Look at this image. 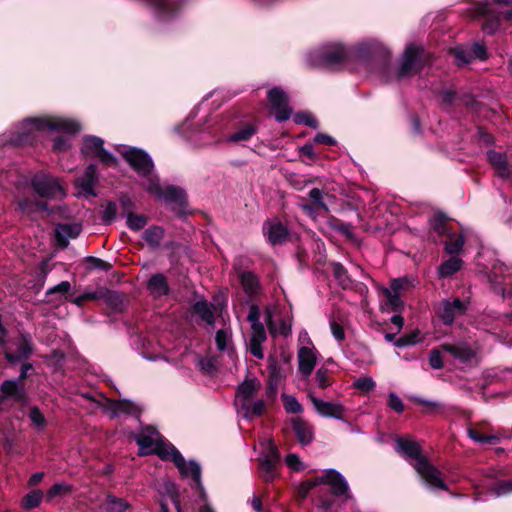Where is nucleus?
Wrapping results in <instances>:
<instances>
[{
  "mask_svg": "<svg viewBox=\"0 0 512 512\" xmlns=\"http://www.w3.org/2000/svg\"><path fill=\"white\" fill-rule=\"evenodd\" d=\"M314 382L318 388L325 389L329 387L332 384V379L328 369L324 367L319 368L315 373Z\"/></svg>",
  "mask_w": 512,
  "mask_h": 512,
  "instance_id": "nucleus-42",
  "label": "nucleus"
},
{
  "mask_svg": "<svg viewBox=\"0 0 512 512\" xmlns=\"http://www.w3.org/2000/svg\"><path fill=\"white\" fill-rule=\"evenodd\" d=\"M217 348L223 351L228 348L231 342V333L227 329H220L215 336Z\"/></svg>",
  "mask_w": 512,
  "mask_h": 512,
  "instance_id": "nucleus-51",
  "label": "nucleus"
},
{
  "mask_svg": "<svg viewBox=\"0 0 512 512\" xmlns=\"http://www.w3.org/2000/svg\"><path fill=\"white\" fill-rule=\"evenodd\" d=\"M0 406L5 398L21 402L25 398V385L17 379L5 380L0 387Z\"/></svg>",
  "mask_w": 512,
  "mask_h": 512,
  "instance_id": "nucleus-19",
  "label": "nucleus"
},
{
  "mask_svg": "<svg viewBox=\"0 0 512 512\" xmlns=\"http://www.w3.org/2000/svg\"><path fill=\"white\" fill-rule=\"evenodd\" d=\"M260 388V382L255 379L246 380L243 383H241L237 390V395L235 399L236 405L240 406L244 402L253 400L254 396L256 395Z\"/></svg>",
  "mask_w": 512,
  "mask_h": 512,
  "instance_id": "nucleus-22",
  "label": "nucleus"
},
{
  "mask_svg": "<svg viewBox=\"0 0 512 512\" xmlns=\"http://www.w3.org/2000/svg\"><path fill=\"white\" fill-rule=\"evenodd\" d=\"M467 432L471 439L479 443L495 444L499 440V438L495 435L483 436L478 430L474 428H469Z\"/></svg>",
  "mask_w": 512,
  "mask_h": 512,
  "instance_id": "nucleus-50",
  "label": "nucleus"
},
{
  "mask_svg": "<svg viewBox=\"0 0 512 512\" xmlns=\"http://www.w3.org/2000/svg\"><path fill=\"white\" fill-rule=\"evenodd\" d=\"M82 226L79 223L59 224L55 229V236L59 246L66 247L70 239L79 236Z\"/></svg>",
  "mask_w": 512,
  "mask_h": 512,
  "instance_id": "nucleus-20",
  "label": "nucleus"
},
{
  "mask_svg": "<svg viewBox=\"0 0 512 512\" xmlns=\"http://www.w3.org/2000/svg\"><path fill=\"white\" fill-rule=\"evenodd\" d=\"M453 54L459 65L467 64L472 60L470 50L466 51L463 48H455Z\"/></svg>",
  "mask_w": 512,
  "mask_h": 512,
  "instance_id": "nucleus-61",
  "label": "nucleus"
},
{
  "mask_svg": "<svg viewBox=\"0 0 512 512\" xmlns=\"http://www.w3.org/2000/svg\"><path fill=\"white\" fill-rule=\"evenodd\" d=\"M293 431L302 445L309 444L314 436L313 427L302 420L301 418H294L292 420Z\"/></svg>",
  "mask_w": 512,
  "mask_h": 512,
  "instance_id": "nucleus-26",
  "label": "nucleus"
},
{
  "mask_svg": "<svg viewBox=\"0 0 512 512\" xmlns=\"http://www.w3.org/2000/svg\"><path fill=\"white\" fill-rule=\"evenodd\" d=\"M298 205L303 210V212L313 220L316 219L319 211H321V209H318L316 205L308 204L304 198H300V202Z\"/></svg>",
  "mask_w": 512,
  "mask_h": 512,
  "instance_id": "nucleus-58",
  "label": "nucleus"
},
{
  "mask_svg": "<svg viewBox=\"0 0 512 512\" xmlns=\"http://www.w3.org/2000/svg\"><path fill=\"white\" fill-rule=\"evenodd\" d=\"M105 507L108 512H124L128 508V503L123 499L108 496Z\"/></svg>",
  "mask_w": 512,
  "mask_h": 512,
  "instance_id": "nucleus-45",
  "label": "nucleus"
},
{
  "mask_svg": "<svg viewBox=\"0 0 512 512\" xmlns=\"http://www.w3.org/2000/svg\"><path fill=\"white\" fill-rule=\"evenodd\" d=\"M268 101L277 121L282 122L290 118L291 109L288 107V97L282 89H271L268 92Z\"/></svg>",
  "mask_w": 512,
  "mask_h": 512,
  "instance_id": "nucleus-14",
  "label": "nucleus"
},
{
  "mask_svg": "<svg viewBox=\"0 0 512 512\" xmlns=\"http://www.w3.org/2000/svg\"><path fill=\"white\" fill-rule=\"evenodd\" d=\"M441 349L463 363L469 362L475 355L474 350L464 342L457 344H443L441 345Z\"/></svg>",
  "mask_w": 512,
  "mask_h": 512,
  "instance_id": "nucleus-23",
  "label": "nucleus"
},
{
  "mask_svg": "<svg viewBox=\"0 0 512 512\" xmlns=\"http://www.w3.org/2000/svg\"><path fill=\"white\" fill-rule=\"evenodd\" d=\"M164 231L159 226H151L147 228L143 234L144 240L152 247H156L163 239Z\"/></svg>",
  "mask_w": 512,
  "mask_h": 512,
  "instance_id": "nucleus-38",
  "label": "nucleus"
},
{
  "mask_svg": "<svg viewBox=\"0 0 512 512\" xmlns=\"http://www.w3.org/2000/svg\"><path fill=\"white\" fill-rule=\"evenodd\" d=\"M16 352L13 353L9 348H4V354L9 362H17L27 358L32 353V340L29 335L22 334L15 342Z\"/></svg>",
  "mask_w": 512,
  "mask_h": 512,
  "instance_id": "nucleus-17",
  "label": "nucleus"
},
{
  "mask_svg": "<svg viewBox=\"0 0 512 512\" xmlns=\"http://www.w3.org/2000/svg\"><path fill=\"white\" fill-rule=\"evenodd\" d=\"M506 270L507 268L503 264L495 265L491 275L489 276L493 289L501 295L505 294L504 273Z\"/></svg>",
  "mask_w": 512,
  "mask_h": 512,
  "instance_id": "nucleus-33",
  "label": "nucleus"
},
{
  "mask_svg": "<svg viewBox=\"0 0 512 512\" xmlns=\"http://www.w3.org/2000/svg\"><path fill=\"white\" fill-rule=\"evenodd\" d=\"M193 311L197 314L205 323L212 325L215 321L213 307L206 301H197L193 306Z\"/></svg>",
  "mask_w": 512,
  "mask_h": 512,
  "instance_id": "nucleus-35",
  "label": "nucleus"
},
{
  "mask_svg": "<svg viewBox=\"0 0 512 512\" xmlns=\"http://www.w3.org/2000/svg\"><path fill=\"white\" fill-rule=\"evenodd\" d=\"M348 53L340 44H327L308 54V61L313 66L329 67L343 62Z\"/></svg>",
  "mask_w": 512,
  "mask_h": 512,
  "instance_id": "nucleus-8",
  "label": "nucleus"
},
{
  "mask_svg": "<svg viewBox=\"0 0 512 512\" xmlns=\"http://www.w3.org/2000/svg\"><path fill=\"white\" fill-rule=\"evenodd\" d=\"M149 3L161 19L171 16L177 8V4L172 0H149Z\"/></svg>",
  "mask_w": 512,
  "mask_h": 512,
  "instance_id": "nucleus-32",
  "label": "nucleus"
},
{
  "mask_svg": "<svg viewBox=\"0 0 512 512\" xmlns=\"http://www.w3.org/2000/svg\"><path fill=\"white\" fill-rule=\"evenodd\" d=\"M487 157L499 177L507 179L512 176V166L508 164L503 154L496 151H489Z\"/></svg>",
  "mask_w": 512,
  "mask_h": 512,
  "instance_id": "nucleus-24",
  "label": "nucleus"
},
{
  "mask_svg": "<svg viewBox=\"0 0 512 512\" xmlns=\"http://www.w3.org/2000/svg\"><path fill=\"white\" fill-rule=\"evenodd\" d=\"M262 445L264 446V450L260 454L259 460H271L272 462L280 463V452L273 441L271 439H265Z\"/></svg>",
  "mask_w": 512,
  "mask_h": 512,
  "instance_id": "nucleus-36",
  "label": "nucleus"
},
{
  "mask_svg": "<svg viewBox=\"0 0 512 512\" xmlns=\"http://www.w3.org/2000/svg\"><path fill=\"white\" fill-rule=\"evenodd\" d=\"M117 216V205L114 202H108L103 209L102 220L105 224H111Z\"/></svg>",
  "mask_w": 512,
  "mask_h": 512,
  "instance_id": "nucleus-54",
  "label": "nucleus"
},
{
  "mask_svg": "<svg viewBox=\"0 0 512 512\" xmlns=\"http://www.w3.org/2000/svg\"><path fill=\"white\" fill-rule=\"evenodd\" d=\"M41 499H42V493L40 491H33V492L27 494L23 498L22 503L26 509H32V508L37 507L40 504Z\"/></svg>",
  "mask_w": 512,
  "mask_h": 512,
  "instance_id": "nucleus-53",
  "label": "nucleus"
},
{
  "mask_svg": "<svg viewBox=\"0 0 512 512\" xmlns=\"http://www.w3.org/2000/svg\"><path fill=\"white\" fill-rule=\"evenodd\" d=\"M28 418L32 422L33 426L37 430H43L46 426V419L43 413L39 410L38 407H31L28 413Z\"/></svg>",
  "mask_w": 512,
  "mask_h": 512,
  "instance_id": "nucleus-44",
  "label": "nucleus"
},
{
  "mask_svg": "<svg viewBox=\"0 0 512 512\" xmlns=\"http://www.w3.org/2000/svg\"><path fill=\"white\" fill-rule=\"evenodd\" d=\"M471 58L474 59H480L484 60L487 58V51L485 46L475 43L470 49Z\"/></svg>",
  "mask_w": 512,
  "mask_h": 512,
  "instance_id": "nucleus-64",
  "label": "nucleus"
},
{
  "mask_svg": "<svg viewBox=\"0 0 512 512\" xmlns=\"http://www.w3.org/2000/svg\"><path fill=\"white\" fill-rule=\"evenodd\" d=\"M266 323L273 336H287L291 332V318L282 316L277 306H270L266 309Z\"/></svg>",
  "mask_w": 512,
  "mask_h": 512,
  "instance_id": "nucleus-12",
  "label": "nucleus"
},
{
  "mask_svg": "<svg viewBox=\"0 0 512 512\" xmlns=\"http://www.w3.org/2000/svg\"><path fill=\"white\" fill-rule=\"evenodd\" d=\"M324 193L318 188H313L309 192V198L313 201V204L317 206L321 211L328 212V206L324 201Z\"/></svg>",
  "mask_w": 512,
  "mask_h": 512,
  "instance_id": "nucleus-49",
  "label": "nucleus"
},
{
  "mask_svg": "<svg viewBox=\"0 0 512 512\" xmlns=\"http://www.w3.org/2000/svg\"><path fill=\"white\" fill-rule=\"evenodd\" d=\"M263 232L272 245L281 244L288 237L287 227L279 221L268 220L263 224Z\"/></svg>",
  "mask_w": 512,
  "mask_h": 512,
  "instance_id": "nucleus-18",
  "label": "nucleus"
},
{
  "mask_svg": "<svg viewBox=\"0 0 512 512\" xmlns=\"http://www.w3.org/2000/svg\"><path fill=\"white\" fill-rule=\"evenodd\" d=\"M318 351L315 346H300L297 351L298 373L308 380L317 364Z\"/></svg>",
  "mask_w": 512,
  "mask_h": 512,
  "instance_id": "nucleus-13",
  "label": "nucleus"
},
{
  "mask_svg": "<svg viewBox=\"0 0 512 512\" xmlns=\"http://www.w3.org/2000/svg\"><path fill=\"white\" fill-rule=\"evenodd\" d=\"M239 279L248 297H254L260 294L261 286L255 274L249 271H243L239 273Z\"/></svg>",
  "mask_w": 512,
  "mask_h": 512,
  "instance_id": "nucleus-27",
  "label": "nucleus"
},
{
  "mask_svg": "<svg viewBox=\"0 0 512 512\" xmlns=\"http://www.w3.org/2000/svg\"><path fill=\"white\" fill-rule=\"evenodd\" d=\"M106 411L110 413L111 417H118L122 414H134L137 412V407L134 403L128 400L112 401L108 400L106 404Z\"/></svg>",
  "mask_w": 512,
  "mask_h": 512,
  "instance_id": "nucleus-28",
  "label": "nucleus"
},
{
  "mask_svg": "<svg viewBox=\"0 0 512 512\" xmlns=\"http://www.w3.org/2000/svg\"><path fill=\"white\" fill-rule=\"evenodd\" d=\"M80 128L77 121L63 117L29 118L13 129L8 142L15 146L33 144L46 131L73 134Z\"/></svg>",
  "mask_w": 512,
  "mask_h": 512,
  "instance_id": "nucleus-3",
  "label": "nucleus"
},
{
  "mask_svg": "<svg viewBox=\"0 0 512 512\" xmlns=\"http://www.w3.org/2000/svg\"><path fill=\"white\" fill-rule=\"evenodd\" d=\"M430 224L440 236L444 237L448 232L451 231V227L449 226L445 215L442 213L435 214L430 220Z\"/></svg>",
  "mask_w": 512,
  "mask_h": 512,
  "instance_id": "nucleus-40",
  "label": "nucleus"
},
{
  "mask_svg": "<svg viewBox=\"0 0 512 512\" xmlns=\"http://www.w3.org/2000/svg\"><path fill=\"white\" fill-rule=\"evenodd\" d=\"M395 450L411 462L418 474L431 488L447 490L440 471L422 455L418 443L410 439L398 438L395 442Z\"/></svg>",
  "mask_w": 512,
  "mask_h": 512,
  "instance_id": "nucleus-4",
  "label": "nucleus"
},
{
  "mask_svg": "<svg viewBox=\"0 0 512 512\" xmlns=\"http://www.w3.org/2000/svg\"><path fill=\"white\" fill-rule=\"evenodd\" d=\"M309 399L316 412L322 417L342 419L344 407L340 403L323 401L312 394H309Z\"/></svg>",
  "mask_w": 512,
  "mask_h": 512,
  "instance_id": "nucleus-15",
  "label": "nucleus"
},
{
  "mask_svg": "<svg viewBox=\"0 0 512 512\" xmlns=\"http://www.w3.org/2000/svg\"><path fill=\"white\" fill-rule=\"evenodd\" d=\"M322 483L329 485L332 493V495L319 500V508L323 509L324 512H332L336 497H343L344 500L351 497L346 479L335 469H328L323 475L313 480L302 482L299 486L298 493L302 498H305L312 488Z\"/></svg>",
  "mask_w": 512,
  "mask_h": 512,
  "instance_id": "nucleus-5",
  "label": "nucleus"
},
{
  "mask_svg": "<svg viewBox=\"0 0 512 512\" xmlns=\"http://www.w3.org/2000/svg\"><path fill=\"white\" fill-rule=\"evenodd\" d=\"M420 331L413 330L394 341V345L398 348L414 345L420 341Z\"/></svg>",
  "mask_w": 512,
  "mask_h": 512,
  "instance_id": "nucleus-41",
  "label": "nucleus"
},
{
  "mask_svg": "<svg viewBox=\"0 0 512 512\" xmlns=\"http://www.w3.org/2000/svg\"><path fill=\"white\" fill-rule=\"evenodd\" d=\"M258 131L255 124L245 123L239 126L232 134L228 135L225 139L227 143L243 144L249 141Z\"/></svg>",
  "mask_w": 512,
  "mask_h": 512,
  "instance_id": "nucleus-25",
  "label": "nucleus"
},
{
  "mask_svg": "<svg viewBox=\"0 0 512 512\" xmlns=\"http://www.w3.org/2000/svg\"><path fill=\"white\" fill-rule=\"evenodd\" d=\"M147 217L140 214L129 212L127 214V226L134 231L141 230L147 224Z\"/></svg>",
  "mask_w": 512,
  "mask_h": 512,
  "instance_id": "nucleus-43",
  "label": "nucleus"
},
{
  "mask_svg": "<svg viewBox=\"0 0 512 512\" xmlns=\"http://www.w3.org/2000/svg\"><path fill=\"white\" fill-rule=\"evenodd\" d=\"M461 267L462 260L459 257L452 256L440 265L438 268V276L440 278L449 277L459 271Z\"/></svg>",
  "mask_w": 512,
  "mask_h": 512,
  "instance_id": "nucleus-34",
  "label": "nucleus"
},
{
  "mask_svg": "<svg viewBox=\"0 0 512 512\" xmlns=\"http://www.w3.org/2000/svg\"><path fill=\"white\" fill-rule=\"evenodd\" d=\"M384 296L387 298L386 305L394 312H401L404 308V302L400 298V294L391 291V289H382Z\"/></svg>",
  "mask_w": 512,
  "mask_h": 512,
  "instance_id": "nucleus-39",
  "label": "nucleus"
},
{
  "mask_svg": "<svg viewBox=\"0 0 512 512\" xmlns=\"http://www.w3.org/2000/svg\"><path fill=\"white\" fill-rule=\"evenodd\" d=\"M495 495L497 496H503L506 494H509L512 492V481L510 480H503L498 482L494 489H493Z\"/></svg>",
  "mask_w": 512,
  "mask_h": 512,
  "instance_id": "nucleus-60",
  "label": "nucleus"
},
{
  "mask_svg": "<svg viewBox=\"0 0 512 512\" xmlns=\"http://www.w3.org/2000/svg\"><path fill=\"white\" fill-rule=\"evenodd\" d=\"M121 153L137 174L145 179L143 185L147 192L158 199H163L166 203L177 205L180 208L185 206V191L180 187L172 185L162 187L158 178L152 173L154 164L146 152L136 148H128Z\"/></svg>",
  "mask_w": 512,
  "mask_h": 512,
  "instance_id": "nucleus-2",
  "label": "nucleus"
},
{
  "mask_svg": "<svg viewBox=\"0 0 512 512\" xmlns=\"http://www.w3.org/2000/svg\"><path fill=\"white\" fill-rule=\"evenodd\" d=\"M103 145V139L88 135L83 138L81 152L85 157L98 158L106 165L114 164L116 161L114 155L105 150Z\"/></svg>",
  "mask_w": 512,
  "mask_h": 512,
  "instance_id": "nucleus-11",
  "label": "nucleus"
},
{
  "mask_svg": "<svg viewBox=\"0 0 512 512\" xmlns=\"http://www.w3.org/2000/svg\"><path fill=\"white\" fill-rule=\"evenodd\" d=\"M140 455L157 454L164 461H172L184 478H192L197 487L201 486V468L195 461H185L181 453L170 443L166 442L153 427L143 428L135 436Z\"/></svg>",
  "mask_w": 512,
  "mask_h": 512,
  "instance_id": "nucleus-1",
  "label": "nucleus"
},
{
  "mask_svg": "<svg viewBox=\"0 0 512 512\" xmlns=\"http://www.w3.org/2000/svg\"><path fill=\"white\" fill-rule=\"evenodd\" d=\"M429 364L433 369H441L443 367V360L439 349L431 350Z\"/></svg>",
  "mask_w": 512,
  "mask_h": 512,
  "instance_id": "nucleus-63",
  "label": "nucleus"
},
{
  "mask_svg": "<svg viewBox=\"0 0 512 512\" xmlns=\"http://www.w3.org/2000/svg\"><path fill=\"white\" fill-rule=\"evenodd\" d=\"M266 331L264 326L251 327V336L248 342L250 353L257 359H263L264 353L262 344L266 341Z\"/></svg>",
  "mask_w": 512,
  "mask_h": 512,
  "instance_id": "nucleus-21",
  "label": "nucleus"
},
{
  "mask_svg": "<svg viewBox=\"0 0 512 512\" xmlns=\"http://www.w3.org/2000/svg\"><path fill=\"white\" fill-rule=\"evenodd\" d=\"M147 289L153 297L158 298L168 293L169 286L164 275L158 273L149 279Z\"/></svg>",
  "mask_w": 512,
  "mask_h": 512,
  "instance_id": "nucleus-29",
  "label": "nucleus"
},
{
  "mask_svg": "<svg viewBox=\"0 0 512 512\" xmlns=\"http://www.w3.org/2000/svg\"><path fill=\"white\" fill-rule=\"evenodd\" d=\"M413 281V279L407 277L393 279L390 283V287H388L387 289H391V291L400 294V291L413 287Z\"/></svg>",
  "mask_w": 512,
  "mask_h": 512,
  "instance_id": "nucleus-48",
  "label": "nucleus"
},
{
  "mask_svg": "<svg viewBox=\"0 0 512 512\" xmlns=\"http://www.w3.org/2000/svg\"><path fill=\"white\" fill-rule=\"evenodd\" d=\"M282 399L287 413L298 414L302 412L303 407L294 396L283 394Z\"/></svg>",
  "mask_w": 512,
  "mask_h": 512,
  "instance_id": "nucleus-46",
  "label": "nucleus"
},
{
  "mask_svg": "<svg viewBox=\"0 0 512 512\" xmlns=\"http://www.w3.org/2000/svg\"><path fill=\"white\" fill-rule=\"evenodd\" d=\"M376 386L375 381L372 377H360L354 381V387L364 393H369Z\"/></svg>",
  "mask_w": 512,
  "mask_h": 512,
  "instance_id": "nucleus-52",
  "label": "nucleus"
},
{
  "mask_svg": "<svg viewBox=\"0 0 512 512\" xmlns=\"http://www.w3.org/2000/svg\"><path fill=\"white\" fill-rule=\"evenodd\" d=\"M97 168L95 165H89L83 175L76 180L78 194L83 196H96L94 186L97 183Z\"/></svg>",
  "mask_w": 512,
  "mask_h": 512,
  "instance_id": "nucleus-16",
  "label": "nucleus"
},
{
  "mask_svg": "<svg viewBox=\"0 0 512 512\" xmlns=\"http://www.w3.org/2000/svg\"><path fill=\"white\" fill-rule=\"evenodd\" d=\"M511 6L512 0H485V1H477L473 3L472 8L470 9V15L473 18H480V17H489L491 16V19H489L484 25L483 29L486 33L492 34L494 33L499 25H500V17H504L506 19L512 20V9L505 12L500 13L495 11L494 6Z\"/></svg>",
  "mask_w": 512,
  "mask_h": 512,
  "instance_id": "nucleus-7",
  "label": "nucleus"
},
{
  "mask_svg": "<svg viewBox=\"0 0 512 512\" xmlns=\"http://www.w3.org/2000/svg\"><path fill=\"white\" fill-rule=\"evenodd\" d=\"M388 406L397 413H401L404 410L401 398L394 392H390L388 395Z\"/></svg>",
  "mask_w": 512,
  "mask_h": 512,
  "instance_id": "nucleus-59",
  "label": "nucleus"
},
{
  "mask_svg": "<svg viewBox=\"0 0 512 512\" xmlns=\"http://www.w3.org/2000/svg\"><path fill=\"white\" fill-rule=\"evenodd\" d=\"M70 490V487L64 483H56L54 484L47 493L49 499H52L56 496L63 495Z\"/></svg>",
  "mask_w": 512,
  "mask_h": 512,
  "instance_id": "nucleus-62",
  "label": "nucleus"
},
{
  "mask_svg": "<svg viewBox=\"0 0 512 512\" xmlns=\"http://www.w3.org/2000/svg\"><path fill=\"white\" fill-rule=\"evenodd\" d=\"M261 467V476L266 482H272L277 476V466L279 462H272L271 460H259Z\"/></svg>",
  "mask_w": 512,
  "mask_h": 512,
  "instance_id": "nucleus-37",
  "label": "nucleus"
},
{
  "mask_svg": "<svg viewBox=\"0 0 512 512\" xmlns=\"http://www.w3.org/2000/svg\"><path fill=\"white\" fill-rule=\"evenodd\" d=\"M286 465L292 469L293 471H301L305 468L304 463L300 460L299 456L296 454H288L285 458Z\"/></svg>",
  "mask_w": 512,
  "mask_h": 512,
  "instance_id": "nucleus-56",
  "label": "nucleus"
},
{
  "mask_svg": "<svg viewBox=\"0 0 512 512\" xmlns=\"http://www.w3.org/2000/svg\"><path fill=\"white\" fill-rule=\"evenodd\" d=\"M444 247L448 254H458L464 245V236L462 233L448 232L444 236Z\"/></svg>",
  "mask_w": 512,
  "mask_h": 512,
  "instance_id": "nucleus-30",
  "label": "nucleus"
},
{
  "mask_svg": "<svg viewBox=\"0 0 512 512\" xmlns=\"http://www.w3.org/2000/svg\"><path fill=\"white\" fill-rule=\"evenodd\" d=\"M333 274L334 277L338 280L339 284L343 287L347 286L350 283V279L347 275L345 268L340 263L333 264Z\"/></svg>",
  "mask_w": 512,
  "mask_h": 512,
  "instance_id": "nucleus-55",
  "label": "nucleus"
},
{
  "mask_svg": "<svg viewBox=\"0 0 512 512\" xmlns=\"http://www.w3.org/2000/svg\"><path fill=\"white\" fill-rule=\"evenodd\" d=\"M35 193L42 198L63 199L66 193L58 179L43 172L36 173L31 179Z\"/></svg>",
  "mask_w": 512,
  "mask_h": 512,
  "instance_id": "nucleus-9",
  "label": "nucleus"
},
{
  "mask_svg": "<svg viewBox=\"0 0 512 512\" xmlns=\"http://www.w3.org/2000/svg\"><path fill=\"white\" fill-rule=\"evenodd\" d=\"M239 409L244 418L250 419L256 416H260L264 412L265 402L261 399L256 401L250 400L240 405Z\"/></svg>",
  "mask_w": 512,
  "mask_h": 512,
  "instance_id": "nucleus-31",
  "label": "nucleus"
},
{
  "mask_svg": "<svg viewBox=\"0 0 512 512\" xmlns=\"http://www.w3.org/2000/svg\"><path fill=\"white\" fill-rule=\"evenodd\" d=\"M18 207L21 211L31 213L33 211L45 210L46 205L40 201L31 202L27 199L18 200Z\"/></svg>",
  "mask_w": 512,
  "mask_h": 512,
  "instance_id": "nucleus-47",
  "label": "nucleus"
},
{
  "mask_svg": "<svg viewBox=\"0 0 512 512\" xmlns=\"http://www.w3.org/2000/svg\"><path fill=\"white\" fill-rule=\"evenodd\" d=\"M467 310L465 302L459 298L453 300L444 299L434 306V311L441 322L450 326L457 316L463 315Z\"/></svg>",
  "mask_w": 512,
  "mask_h": 512,
  "instance_id": "nucleus-10",
  "label": "nucleus"
},
{
  "mask_svg": "<svg viewBox=\"0 0 512 512\" xmlns=\"http://www.w3.org/2000/svg\"><path fill=\"white\" fill-rule=\"evenodd\" d=\"M294 121L298 124H305L312 128H316L318 126L317 120L309 113H297L294 116Z\"/></svg>",
  "mask_w": 512,
  "mask_h": 512,
  "instance_id": "nucleus-57",
  "label": "nucleus"
},
{
  "mask_svg": "<svg viewBox=\"0 0 512 512\" xmlns=\"http://www.w3.org/2000/svg\"><path fill=\"white\" fill-rule=\"evenodd\" d=\"M426 63H428V58L423 48L413 44L408 45L402 55L397 72L394 75H390L388 67H384L381 72L382 80L389 83L393 80L410 77L417 74Z\"/></svg>",
  "mask_w": 512,
  "mask_h": 512,
  "instance_id": "nucleus-6",
  "label": "nucleus"
}]
</instances>
